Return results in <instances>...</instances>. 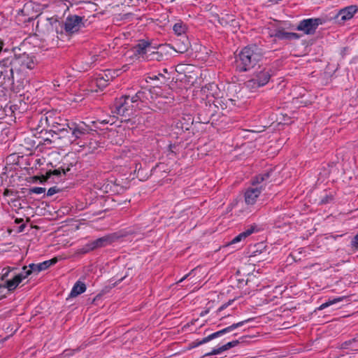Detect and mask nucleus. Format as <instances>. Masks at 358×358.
Wrapping results in <instances>:
<instances>
[{
  "mask_svg": "<svg viewBox=\"0 0 358 358\" xmlns=\"http://www.w3.org/2000/svg\"><path fill=\"white\" fill-rule=\"evenodd\" d=\"M235 58L236 70L238 72H245L258 65L262 55L255 45H248L243 48Z\"/></svg>",
  "mask_w": 358,
  "mask_h": 358,
  "instance_id": "nucleus-1",
  "label": "nucleus"
},
{
  "mask_svg": "<svg viewBox=\"0 0 358 358\" xmlns=\"http://www.w3.org/2000/svg\"><path fill=\"white\" fill-rule=\"evenodd\" d=\"M0 86L3 88H11L14 85L13 72L16 71L11 57L0 61Z\"/></svg>",
  "mask_w": 358,
  "mask_h": 358,
  "instance_id": "nucleus-2",
  "label": "nucleus"
},
{
  "mask_svg": "<svg viewBox=\"0 0 358 358\" xmlns=\"http://www.w3.org/2000/svg\"><path fill=\"white\" fill-rule=\"evenodd\" d=\"M134 105L130 99L129 95H123L120 98L115 99L112 113L122 116L123 118L121 122L130 121L129 117L133 115Z\"/></svg>",
  "mask_w": 358,
  "mask_h": 358,
  "instance_id": "nucleus-3",
  "label": "nucleus"
},
{
  "mask_svg": "<svg viewBox=\"0 0 358 358\" xmlns=\"http://www.w3.org/2000/svg\"><path fill=\"white\" fill-rule=\"evenodd\" d=\"M271 76L272 69L271 68L259 66L245 85L250 90H256L266 85L269 82Z\"/></svg>",
  "mask_w": 358,
  "mask_h": 358,
  "instance_id": "nucleus-4",
  "label": "nucleus"
},
{
  "mask_svg": "<svg viewBox=\"0 0 358 358\" xmlns=\"http://www.w3.org/2000/svg\"><path fill=\"white\" fill-rule=\"evenodd\" d=\"M118 240V236L116 234L112 233L90 241L87 243L83 248L81 249V252L85 254L90 251L94 250L98 248H104L111 245L113 243Z\"/></svg>",
  "mask_w": 358,
  "mask_h": 358,
  "instance_id": "nucleus-5",
  "label": "nucleus"
},
{
  "mask_svg": "<svg viewBox=\"0 0 358 358\" xmlns=\"http://www.w3.org/2000/svg\"><path fill=\"white\" fill-rule=\"evenodd\" d=\"M83 17L76 15L68 16L64 22H60L55 20L52 23V27L57 29V26H60L62 29H64L69 34L77 32L83 24Z\"/></svg>",
  "mask_w": 358,
  "mask_h": 358,
  "instance_id": "nucleus-6",
  "label": "nucleus"
},
{
  "mask_svg": "<svg viewBox=\"0 0 358 358\" xmlns=\"http://www.w3.org/2000/svg\"><path fill=\"white\" fill-rule=\"evenodd\" d=\"M43 120H45V124L48 126V128L41 129V133L45 131V134H50V137L44 138V141L49 142L50 143H56L57 138H58V133H59L63 129V128L66 125V124H62L53 121H52V122H50L48 117L46 116L44 118L43 117H41V124H43Z\"/></svg>",
  "mask_w": 358,
  "mask_h": 358,
  "instance_id": "nucleus-7",
  "label": "nucleus"
},
{
  "mask_svg": "<svg viewBox=\"0 0 358 358\" xmlns=\"http://www.w3.org/2000/svg\"><path fill=\"white\" fill-rule=\"evenodd\" d=\"M13 62L14 66L16 67L17 71H20L24 69H33L35 67L36 63L34 59V57L29 56V55L24 52L22 54L10 56Z\"/></svg>",
  "mask_w": 358,
  "mask_h": 358,
  "instance_id": "nucleus-8",
  "label": "nucleus"
},
{
  "mask_svg": "<svg viewBox=\"0 0 358 358\" xmlns=\"http://www.w3.org/2000/svg\"><path fill=\"white\" fill-rule=\"evenodd\" d=\"M323 22L324 20L320 17L303 19L299 22L296 30L303 31L307 35H312L315 33L317 27Z\"/></svg>",
  "mask_w": 358,
  "mask_h": 358,
  "instance_id": "nucleus-9",
  "label": "nucleus"
},
{
  "mask_svg": "<svg viewBox=\"0 0 358 358\" xmlns=\"http://www.w3.org/2000/svg\"><path fill=\"white\" fill-rule=\"evenodd\" d=\"M31 273L33 272L31 271L29 266H24L20 273L15 275L12 279L6 280L2 287L6 288L9 292H13L24 279L27 278Z\"/></svg>",
  "mask_w": 358,
  "mask_h": 358,
  "instance_id": "nucleus-10",
  "label": "nucleus"
},
{
  "mask_svg": "<svg viewBox=\"0 0 358 358\" xmlns=\"http://www.w3.org/2000/svg\"><path fill=\"white\" fill-rule=\"evenodd\" d=\"M172 46L171 45H160L155 51H150L147 55V59L150 61L162 62L169 59L171 56Z\"/></svg>",
  "mask_w": 358,
  "mask_h": 358,
  "instance_id": "nucleus-11",
  "label": "nucleus"
},
{
  "mask_svg": "<svg viewBox=\"0 0 358 358\" xmlns=\"http://www.w3.org/2000/svg\"><path fill=\"white\" fill-rule=\"evenodd\" d=\"M71 137L73 141L81 137V136L86 134H89L90 131L94 130L92 128H90V126L82 122L81 124H72L71 126Z\"/></svg>",
  "mask_w": 358,
  "mask_h": 358,
  "instance_id": "nucleus-12",
  "label": "nucleus"
},
{
  "mask_svg": "<svg viewBox=\"0 0 358 358\" xmlns=\"http://www.w3.org/2000/svg\"><path fill=\"white\" fill-rule=\"evenodd\" d=\"M358 11V6L355 5H352L347 6L338 13L336 16V18L338 22H345L346 20H350L353 17L354 15Z\"/></svg>",
  "mask_w": 358,
  "mask_h": 358,
  "instance_id": "nucleus-13",
  "label": "nucleus"
},
{
  "mask_svg": "<svg viewBox=\"0 0 358 358\" xmlns=\"http://www.w3.org/2000/svg\"><path fill=\"white\" fill-rule=\"evenodd\" d=\"M146 227L142 224H136L131 227L125 229L124 230L116 232L118 240L120 238L128 236H137V235H143V231L145 229Z\"/></svg>",
  "mask_w": 358,
  "mask_h": 358,
  "instance_id": "nucleus-14",
  "label": "nucleus"
},
{
  "mask_svg": "<svg viewBox=\"0 0 358 358\" xmlns=\"http://www.w3.org/2000/svg\"><path fill=\"white\" fill-rule=\"evenodd\" d=\"M191 46L189 40L187 36H180L174 42V46L172 50L178 53L186 52Z\"/></svg>",
  "mask_w": 358,
  "mask_h": 358,
  "instance_id": "nucleus-15",
  "label": "nucleus"
},
{
  "mask_svg": "<svg viewBox=\"0 0 358 358\" xmlns=\"http://www.w3.org/2000/svg\"><path fill=\"white\" fill-rule=\"evenodd\" d=\"M263 188V185L256 187H249L245 192V201L248 205H253L259 196Z\"/></svg>",
  "mask_w": 358,
  "mask_h": 358,
  "instance_id": "nucleus-16",
  "label": "nucleus"
},
{
  "mask_svg": "<svg viewBox=\"0 0 358 358\" xmlns=\"http://www.w3.org/2000/svg\"><path fill=\"white\" fill-rule=\"evenodd\" d=\"M176 69L173 66L169 68H164L161 71L159 72L158 75L150 76V78L152 80H159V78H162L161 83H165L167 81L173 80V75L175 74Z\"/></svg>",
  "mask_w": 358,
  "mask_h": 358,
  "instance_id": "nucleus-17",
  "label": "nucleus"
},
{
  "mask_svg": "<svg viewBox=\"0 0 358 358\" xmlns=\"http://www.w3.org/2000/svg\"><path fill=\"white\" fill-rule=\"evenodd\" d=\"M194 122V117L189 114L183 115L182 117L176 123L177 129H180L182 132L188 131L192 127Z\"/></svg>",
  "mask_w": 358,
  "mask_h": 358,
  "instance_id": "nucleus-18",
  "label": "nucleus"
},
{
  "mask_svg": "<svg viewBox=\"0 0 358 358\" xmlns=\"http://www.w3.org/2000/svg\"><path fill=\"white\" fill-rule=\"evenodd\" d=\"M271 37H275L280 40H298L300 38V35L297 33L287 32L282 29H278L275 31L273 34H271Z\"/></svg>",
  "mask_w": 358,
  "mask_h": 358,
  "instance_id": "nucleus-19",
  "label": "nucleus"
},
{
  "mask_svg": "<svg viewBox=\"0 0 358 358\" xmlns=\"http://www.w3.org/2000/svg\"><path fill=\"white\" fill-rule=\"evenodd\" d=\"M273 171H274L272 169H269L265 171L264 172L259 175H257L251 180L252 185L255 186L262 182L266 183L271 182V180H270V178L273 176Z\"/></svg>",
  "mask_w": 358,
  "mask_h": 358,
  "instance_id": "nucleus-20",
  "label": "nucleus"
},
{
  "mask_svg": "<svg viewBox=\"0 0 358 358\" xmlns=\"http://www.w3.org/2000/svg\"><path fill=\"white\" fill-rule=\"evenodd\" d=\"M206 107L207 108L205 109L206 114L203 115L202 112H199L198 113V119L199 120V122L203 123V124H208L210 122V120L213 119V121H215L214 117L215 115L213 113V110H212L213 106L210 104L208 106L206 103Z\"/></svg>",
  "mask_w": 358,
  "mask_h": 358,
  "instance_id": "nucleus-21",
  "label": "nucleus"
},
{
  "mask_svg": "<svg viewBox=\"0 0 358 358\" xmlns=\"http://www.w3.org/2000/svg\"><path fill=\"white\" fill-rule=\"evenodd\" d=\"M239 343L240 342L238 340H234V341L228 342L227 343L223 345L222 346H221V347H220L218 348H215L212 351L206 353L203 355V357H208V356H211V355H215L220 354L222 352L228 350H229L231 348L237 346L239 344Z\"/></svg>",
  "mask_w": 358,
  "mask_h": 358,
  "instance_id": "nucleus-22",
  "label": "nucleus"
},
{
  "mask_svg": "<svg viewBox=\"0 0 358 358\" xmlns=\"http://www.w3.org/2000/svg\"><path fill=\"white\" fill-rule=\"evenodd\" d=\"M150 43L145 41H141L137 45L134 47V52L137 55H147L150 52Z\"/></svg>",
  "mask_w": 358,
  "mask_h": 358,
  "instance_id": "nucleus-23",
  "label": "nucleus"
},
{
  "mask_svg": "<svg viewBox=\"0 0 358 358\" xmlns=\"http://www.w3.org/2000/svg\"><path fill=\"white\" fill-rule=\"evenodd\" d=\"M58 138H57V141L59 140L64 139L67 142H73V139L71 137V126L69 124L63 128V129L58 133Z\"/></svg>",
  "mask_w": 358,
  "mask_h": 358,
  "instance_id": "nucleus-24",
  "label": "nucleus"
},
{
  "mask_svg": "<svg viewBox=\"0 0 358 358\" xmlns=\"http://www.w3.org/2000/svg\"><path fill=\"white\" fill-rule=\"evenodd\" d=\"M85 290H86L85 284L84 282L78 280L74 284V285L70 292L69 296L70 297H76V296H78L79 294L85 292Z\"/></svg>",
  "mask_w": 358,
  "mask_h": 358,
  "instance_id": "nucleus-25",
  "label": "nucleus"
},
{
  "mask_svg": "<svg viewBox=\"0 0 358 358\" xmlns=\"http://www.w3.org/2000/svg\"><path fill=\"white\" fill-rule=\"evenodd\" d=\"M253 320V318H249L248 320H243V321H241V322H237V323H234L223 329H221L220 330V336H222L224 335V334H227V333H229V332H231L233 330L236 329V328L238 327H242L243 325H244L245 324L250 322V321H252Z\"/></svg>",
  "mask_w": 358,
  "mask_h": 358,
  "instance_id": "nucleus-26",
  "label": "nucleus"
},
{
  "mask_svg": "<svg viewBox=\"0 0 358 358\" xmlns=\"http://www.w3.org/2000/svg\"><path fill=\"white\" fill-rule=\"evenodd\" d=\"M348 297L345 296L333 298V299H329L326 302L323 303L318 308V310H323L327 307H329L331 306L337 305L338 303L343 301L345 299H346Z\"/></svg>",
  "mask_w": 358,
  "mask_h": 358,
  "instance_id": "nucleus-27",
  "label": "nucleus"
},
{
  "mask_svg": "<svg viewBox=\"0 0 358 358\" xmlns=\"http://www.w3.org/2000/svg\"><path fill=\"white\" fill-rule=\"evenodd\" d=\"M150 92L144 90H139L137 92L135 95L130 96V99L133 103H136L138 101L144 102L145 101L148 99V95Z\"/></svg>",
  "mask_w": 358,
  "mask_h": 358,
  "instance_id": "nucleus-28",
  "label": "nucleus"
},
{
  "mask_svg": "<svg viewBox=\"0 0 358 358\" xmlns=\"http://www.w3.org/2000/svg\"><path fill=\"white\" fill-rule=\"evenodd\" d=\"M187 25L182 22H179L173 25V30L178 37L180 36H185V34L187 31Z\"/></svg>",
  "mask_w": 358,
  "mask_h": 358,
  "instance_id": "nucleus-29",
  "label": "nucleus"
},
{
  "mask_svg": "<svg viewBox=\"0 0 358 358\" xmlns=\"http://www.w3.org/2000/svg\"><path fill=\"white\" fill-rule=\"evenodd\" d=\"M47 265H48V264L45 263V261H44L39 264H34V263L30 264L29 265V268H30L31 271H32L33 273H34L37 274L42 271H45V270L48 269Z\"/></svg>",
  "mask_w": 358,
  "mask_h": 358,
  "instance_id": "nucleus-30",
  "label": "nucleus"
},
{
  "mask_svg": "<svg viewBox=\"0 0 358 358\" xmlns=\"http://www.w3.org/2000/svg\"><path fill=\"white\" fill-rule=\"evenodd\" d=\"M69 171L70 168L69 166L67 168L61 167L58 169H55L53 171L50 170L47 171L48 178H50L52 176H61L62 173H63L64 175H66V173Z\"/></svg>",
  "mask_w": 358,
  "mask_h": 358,
  "instance_id": "nucleus-31",
  "label": "nucleus"
},
{
  "mask_svg": "<svg viewBox=\"0 0 358 358\" xmlns=\"http://www.w3.org/2000/svg\"><path fill=\"white\" fill-rule=\"evenodd\" d=\"M334 199V194L330 192L329 194H326L322 196L320 201V204L324 205L332 202Z\"/></svg>",
  "mask_w": 358,
  "mask_h": 358,
  "instance_id": "nucleus-32",
  "label": "nucleus"
},
{
  "mask_svg": "<svg viewBox=\"0 0 358 358\" xmlns=\"http://www.w3.org/2000/svg\"><path fill=\"white\" fill-rule=\"evenodd\" d=\"M17 267H10V266H8V267H5L2 269V277H1V280H6V279L8 278L9 273L13 271H15L17 270Z\"/></svg>",
  "mask_w": 358,
  "mask_h": 358,
  "instance_id": "nucleus-33",
  "label": "nucleus"
},
{
  "mask_svg": "<svg viewBox=\"0 0 358 358\" xmlns=\"http://www.w3.org/2000/svg\"><path fill=\"white\" fill-rule=\"evenodd\" d=\"M92 126L94 127V130L96 131V129H101L100 125L101 124H103V125H105V124H107L109 123V121L108 120H96V121H93L92 122Z\"/></svg>",
  "mask_w": 358,
  "mask_h": 358,
  "instance_id": "nucleus-34",
  "label": "nucleus"
},
{
  "mask_svg": "<svg viewBox=\"0 0 358 358\" xmlns=\"http://www.w3.org/2000/svg\"><path fill=\"white\" fill-rule=\"evenodd\" d=\"M214 107L217 108H221V110H224L227 108L226 103L223 102L221 99H215L213 101Z\"/></svg>",
  "mask_w": 358,
  "mask_h": 358,
  "instance_id": "nucleus-35",
  "label": "nucleus"
},
{
  "mask_svg": "<svg viewBox=\"0 0 358 358\" xmlns=\"http://www.w3.org/2000/svg\"><path fill=\"white\" fill-rule=\"evenodd\" d=\"M45 192V188L44 187H34L32 188H30L29 189V193L31 194H40L42 193H44Z\"/></svg>",
  "mask_w": 358,
  "mask_h": 358,
  "instance_id": "nucleus-36",
  "label": "nucleus"
},
{
  "mask_svg": "<svg viewBox=\"0 0 358 358\" xmlns=\"http://www.w3.org/2000/svg\"><path fill=\"white\" fill-rule=\"evenodd\" d=\"M255 231V227H251L250 228L248 229L245 231L239 234L241 238L243 239L246 238L248 236L251 235Z\"/></svg>",
  "mask_w": 358,
  "mask_h": 358,
  "instance_id": "nucleus-37",
  "label": "nucleus"
},
{
  "mask_svg": "<svg viewBox=\"0 0 358 358\" xmlns=\"http://www.w3.org/2000/svg\"><path fill=\"white\" fill-rule=\"evenodd\" d=\"M255 231V227H251L250 228L248 229L245 231L239 234L241 238L243 239L246 238L248 236L251 235Z\"/></svg>",
  "mask_w": 358,
  "mask_h": 358,
  "instance_id": "nucleus-38",
  "label": "nucleus"
},
{
  "mask_svg": "<svg viewBox=\"0 0 358 358\" xmlns=\"http://www.w3.org/2000/svg\"><path fill=\"white\" fill-rule=\"evenodd\" d=\"M206 342H203V338L201 341H194L193 342H192L191 343L189 344V349H192V348H196L201 345H203V344H205Z\"/></svg>",
  "mask_w": 358,
  "mask_h": 358,
  "instance_id": "nucleus-39",
  "label": "nucleus"
},
{
  "mask_svg": "<svg viewBox=\"0 0 358 358\" xmlns=\"http://www.w3.org/2000/svg\"><path fill=\"white\" fill-rule=\"evenodd\" d=\"M59 190L60 189L59 188H57L56 186L52 187L48 189V190L47 192V196H51L54 195L55 194L59 192Z\"/></svg>",
  "mask_w": 358,
  "mask_h": 358,
  "instance_id": "nucleus-40",
  "label": "nucleus"
},
{
  "mask_svg": "<svg viewBox=\"0 0 358 358\" xmlns=\"http://www.w3.org/2000/svg\"><path fill=\"white\" fill-rule=\"evenodd\" d=\"M351 247L358 251V234L352 238L351 241Z\"/></svg>",
  "mask_w": 358,
  "mask_h": 358,
  "instance_id": "nucleus-41",
  "label": "nucleus"
},
{
  "mask_svg": "<svg viewBox=\"0 0 358 358\" xmlns=\"http://www.w3.org/2000/svg\"><path fill=\"white\" fill-rule=\"evenodd\" d=\"M234 301V299H231V300H229L228 302L222 304L218 309H217V312H221L222 310H223L224 309L227 308L228 306H229L230 305H231V303Z\"/></svg>",
  "mask_w": 358,
  "mask_h": 358,
  "instance_id": "nucleus-42",
  "label": "nucleus"
},
{
  "mask_svg": "<svg viewBox=\"0 0 358 358\" xmlns=\"http://www.w3.org/2000/svg\"><path fill=\"white\" fill-rule=\"evenodd\" d=\"M352 344V341L350 339L343 342L341 345V348L342 349H348L350 348V346Z\"/></svg>",
  "mask_w": 358,
  "mask_h": 358,
  "instance_id": "nucleus-43",
  "label": "nucleus"
},
{
  "mask_svg": "<svg viewBox=\"0 0 358 358\" xmlns=\"http://www.w3.org/2000/svg\"><path fill=\"white\" fill-rule=\"evenodd\" d=\"M57 262H58V259L57 257H54V258H52V259H51L50 260H46L45 263L48 264L47 268H48L52 265L55 264Z\"/></svg>",
  "mask_w": 358,
  "mask_h": 358,
  "instance_id": "nucleus-44",
  "label": "nucleus"
},
{
  "mask_svg": "<svg viewBox=\"0 0 358 358\" xmlns=\"http://www.w3.org/2000/svg\"><path fill=\"white\" fill-rule=\"evenodd\" d=\"M215 338H216L215 334V333H213V334L208 335V336L203 338V342H206V343Z\"/></svg>",
  "mask_w": 358,
  "mask_h": 358,
  "instance_id": "nucleus-45",
  "label": "nucleus"
},
{
  "mask_svg": "<svg viewBox=\"0 0 358 358\" xmlns=\"http://www.w3.org/2000/svg\"><path fill=\"white\" fill-rule=\"evenodd\" d=\"M243 240V238H241V236H240V234H238V236H236V237H234L231 241V242L229 243V244H234V243H238L240 241H241Z\"/></svg>",
  "mask_w": 358,
  "mask_h": 358,
  "instance_id": "nucleus-46",
  "label": "nucleus"
},
{
  "mask_svg": "<svg viewBox=\"0 0 358 358\" xmlns=\"http://www.w3.org/2000/svg\"><path fill=\"white\" fill-rule=\"evenodd\" d=\"M128 276V274L126 273L124 276L121 277L118 280H117L115 282L112 284V287H114L117 285L120 282H121L124 279H125Z\"/></svg>",
  "mask_w": 358,
  "mask_h": 358,
  "instance_id": "nucleus-47",
  "label": "nucleus"
},
{
  "mask_svg": "<svg viewBox=\"0 0 358 358\" xmlns=\"http://www.w3.org/2000/svg\"><path fill=\"white\" fill-rule=\"evenodd\" d=\"M14 194V192L12 189H6L3 193L4 196H9Z\"/></svg>",
  "mask_w": 358,
  "mask_h": 358,
  "instance_id": "nucleus-48",
  "label": "nucleus"
},
{
  "mask_svg": "<svg viewBox=\"0 0 358 358\" xmlns=\"http://www.w3.org/2000/svg\"><path fill=\"white\" fill-rule=\"evenodd\" d=\"M50 178H48V175L47 173L45 175V176H42L40 177V182L41 183H44L45 182Z\"/></svg>",
  "mask_w": 358,
  "mask_h": 358,
  "instance_id": "nucleus-49",
  "label": "nucleus"
},
{
  "mask_svg": "<svg viewBox=\"0 0 358 358\" xmlns=\"http://www.w3.org/2000/svg\"><path fill=\"white\" fill-rule=\"evenodd\" d=\"M208 313H209V309L208 308L206 309V310L201 311V313H200V316L203 317V316L206 315Z\"/></svg>",
  "mask_w": 358,
  "mask_h": 358,
  "instance_id": "nucleus-50",
  "label": "nucleus"
},
{
  "mask_svg": "<svg viewBox=\"0 0 358 358\" xmlns=\"http://www.w3.org/2000/svg\"><path fill=\"white\" fill-rule=\"evenodd\" d=\"M26 225L25 224H22L20 227H19V229H18V231L19 232H22L25 228Z\"/></svg>",
  "mask_w": 358,
  "mask_h": 358,
  "instance_id": "nucleus-51",
  "label": "nucleus"
},
{
  "mask_svg": "<svg viewBox=\"0 0 358 358\" xmlns=\"http://www.w3.org/2000/svg\"><path fill=\"white\" fill-rule=\"evenodd\" d=\"M101 296V295L99 294H97L92 301V303H94L96 300H98L99 299H100Z\"/></svg>",
  "mask_w": 358,
  "mask_h": 358,
  "instance_id": "nucleus-52",
  "label": "nucleus"
},
{
  "mask_svg": "<svg viewBox=\"0 0 358 358\" xmlns=\"http://www.w3.org/2000/svg\"><path fill=\"white\" fill-rule=\"evenodd\" d=\"M23 219L22 218H16L15 220V222L16 224H20V223H22L23 222Z\"/></svg>",
  "mask_w": 358,
  "mask_h": 358,
  "instance_id": "nucleus-53",
  "label": "nucleus"
},
{
  "mask_svg": "<svg viewBox=\"0 0 358 358\" xmlns=\"http://www.w3.org/2000/svg\"><path fill=\"white\" fill-rule=\"evenodd\" d=\"M191 274V273H189L187 274H186L183 278H182L178 282V283H180L181 282H182L185 279H186L189 275Z\"/></svg>",
  "mask_w": 358,
  "mask_h": 358,
  "instance_id": "nucleus-54",
  "label": "nucleus"
},
{
  "mask_svg": "<svg viewBox=\"0 0 358 358\" xmlns=\"http://www.w3.org/2000/svg\"><path fill=\"white\" fill-rule=\"evenodd\" d=\"M166 99H168L167 102H169V103H171V101H173L174 100L173 96H167Z\"/></svg>",
  "mask_w": 358,
  "mask_h": 358,
  "instance_id": "nucleus-55",
  "label": "nucleus"
},
{
  "mask_svg": "<svg viewBox=\"0 0 358 358\" xmlns=\"http://www.w3.org/2000/svg\"><path fill=\"white\" fill-rule=\"evenodd\" d=\"M350 340H351L352 343L358 342V337H355L353 338H351Z\"/></svg>",
  "mask_w": 358,
  "mask_h": 358,
  "instance_id": "nucleus-56",
  "label": "nucleus"
},
{
  "mask_svg": "<svg viewBox=\"0 0 358 358\" xmlns=\"http://www.w3.org/2000/svg\"><path fill=\"white\" fill-rule=\"evenodd\" d=\"M350 340H351L352 343L358 342V337H355L353 338H351Z\"/></svg>",
  "mask_w": 358,
  "mask_h": 358,
  "instance_id": "nucleus-57",
  "label": "nucleus"
},
{
  "mask_svg": "<svg viewBox=\"0 0 358 358\" xmlns=\"http://www.w3.org/2000/svg\"><path fill=\"white\" fill-rule=\"evenodd\" d=\"M102 81L106 82V80H105L104 79H103V78H100V80L98 81V85H99V86H100V85H103V84L101 83V82H102Z\"/></svg>",
  "mask_w": 358,
  "mask_h": 358,
  "instance_id": "nucleus-58",
  "label": "nucleus"
},
{
  "mask_svg": "<svg viewBox=\"0 0 358 358\" xmlns=\"http://www.w3.org/2000/svg\"><path fill=\"white\" fill-rule=\"evenodd\" d=\"M176 148V145H172V144H171V145H169V150H170L171 152H173V148Z\"/></svg>",
  "mask_w": 358,
  "mask_h": 358,
  "instance_id": "nucleus-59",
  "label": "nucleus"
},
{
  "mask_svg": "<svg viewBox=\"0 0 358 358\" xmlns=\"http://www.w3.org/2000/svg\"><path fill=\"white\" fill-rule=\"evenodd\" d=\"M39 179H40V176H34L33 177V180L34 182L37 181Z\"/></svg>",
  "mask_w": 358,
  "mask_h": 358,
  "instance_id": "nucleus-60",
  "label": "nucleus"
},
{
  "mask_svg": "<svg viewBox=\"0 0 358 358\" xmlns=\"http://www.w3.org/2000/svg\"><path fill=\"white\" fill-rule=\"evenodd\" d=\"M214 333H215V334L216 338H217V337L220 336V331H216V332H214Z\"/></svg>",
  "mask_w": 358,
  "mask_h": 358,
  "instance_id": "nucleus-61",
  "label": "nucleus"
},
{
  "mask_svg": "<svg viewBox=\"0 0 358 358\" xmlns=\"http://www.w3.org/2000/svg\"><path fill=\"white\" fill-rule=\"evenodd\" d=\"M97 57H98V56H97V55H94V56L92 57V59H93L92 62H94L97 59Z\"/></svg>",
  "mask_w": 358,
  "mask_h": 358,
  "instance_id": "nucleus-62",
  "label": "nucleus"
},
{
  "mask_svg": "<svg viewBox=\"0 0 358 358\" xmlns=\"http://www.w3.org/2000/svg\"><path fill=\"white\" fill-rule=\"evenodd\" d=\"M42 134L44 135L43 138L45 137H50V134H45V131H43Z\"/></svg>",
  "mask_w": 358,
  "mask_h": 358,
  "instance_id": "nucleus-63",
  "label": "nucleus"
},
{
  "mask_svg": "<svg viewBox=\"0 0 358 358\" xmlns=\"http://www.w3.org/2000/svg\"><path fill=\"white\" fill-rule=\"evenodd\" d=\"M229 17L231 18V21H234V19H233V16L232 15H227Z\"/></svg>",
  "mask_w": 358,
  "mask_h": 358,
  "instance_id": "nucleus-64",
  "label": "nucleus"
}]
</instances>
